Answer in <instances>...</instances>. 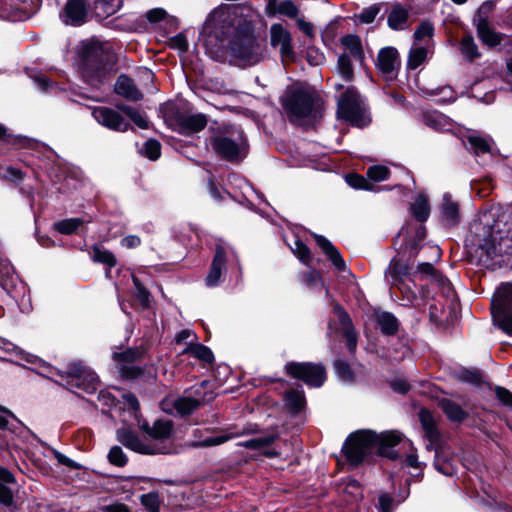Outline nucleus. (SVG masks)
Here are the masks:
<instances>
[{"mask_svg":"<svg viewBox=\"0 0 512 512\" xmlns=\"http://www.w3.org/2000/svg\"><path fill=\"white\" fill-rule=\"evenodd\" d=\"M465 242L486 267L510 264L512 213L500 205L490 206L471 223Z\"/></svg>","mask_w":512,"mask_h":512,"instance_id":"f257e3e1","label":"nucleus"},{"mask_svg":"<svg viewBox=\"0 0 512 512\" xmlns=\"http://www.w3.org/2000/svg\"><path fill=\"white\" fill-rule=\"evenodd\" d=\"M282 106L290 122L303 126L321 117L323 101L315 88L299 84L286 89Z\"/></svg>","mask_w":512,"mask_h":512,"instance_id":"f03ea898","label":"nucleus"},{"mask_svg":"<svg viewBox=\"0 0 512 512\" xmlns=\"http://www.w3.org/2000/svg\"><path fill=\"white\" fill-rule=\"evenodd\" d=\"M140 429L145 433V437L140 438L135 432L127 428L118 429L116 432L117 440L127 449L144 455H155L168 453V448L164 441L169 439L173 424L171 421L158 420L153 426L147 422L140 424Z\"/></svg>","mask_w":512,"mask_h":512,"instance_id":"7ed1b4c3","label":"nucleus"},{"mask_svg":"<svg viewBox=\"0 0 512 512\" xmlns=\"http://www.w3.org/2000/svg\"><path fill=\"white\" fill-rule=\"evenodd\" d=\"M231 56L241 65H255L267 57V49L254 35V26L249 23L232 29L227 39Z\"/></svg>","mask_w":512,"mask_h":512,"instance_id":"20e7f679","label":"nucleus"},{"mask_svg":"<svg viewBox=\"0 0 512 512\" xmlns=\"http://www.w3.org/2000/svg\"><path fill=\"white\" fill-rule=\"evenodd\" d=\"M212 149L228 161L241 159L245 155L246 140L242 130L235 126H222L209 138Z\"/></svg>","mask_w":512,"mask_h":512,"instance_id":"39448f33","label":"nucleus"},{"mask_svg":"<svg viewBox=\"0 0 512 512\" xmlns=\"http://www.w3.org/2000/svg\"><path fill=\"white\" fill-rule=\"evenodd\" d=\"M338 117L359 128L369 125L371 119L363 100L354 87H348L338 99Z\"/></svg>","mask_w":512,"mask_h":512,"instance_id":"423d86ee","label":"nucleus"},{"mask_svg":"<svg viewBox=\"0 0 512 512\" xmlns=\"http://www.w3.org/2000/svg\"><path fill=\"white\" fill-rule=\"evenodd\" d=\"M377 434L371 430L352 433L346 440L343 451L352 465H359L377 446Z\"/></svg>","mask_w":512,"mask_h":512,"instance_id":"0eeeda50","label":"nucleus"},{"mask_svg":"<svg viewBox=\"0 0 512 512\" xmlns=\"http://www.w3.org/2000/svg\"><path fill=\"white\" fill-rule=\"evenodd\" d=\"M491 313L500 328L512 335V284H502L491 300Z\"/></svg>","mask_w":512,"mask_h":512,"instance_id":"6e6552de","label":"nucleus"},{"mask_svg":"<svg viewBox=\"0 0 512 512\" xmlns=\"http://www.w3.org/2000/svg\"><path fill=\"white\" fill-rule=\"evenodd\" d=\"M386 278L391 287L397 288L401 292L403 300L406 302L405 305H412L414 303L416 299V294L412 287L414 280L411 277L408 265L392 260L386 270Z\"/></svg>","mask_w":512,"mask_h":512,"instance_id":"1a4fd4ad","label":"nucleus"},{"mask_svg":"<svg viewBox=\"0 0 512 512\" xmlns=\"http://www.w3.org/2000/svg\"><path fill=\"white\" fill-rule=\"evenodd\" d=\"M239 266V259L235 251L223 241H219L215 247V254L211 263L205 284L208 287H216L221 283L222 275L227 270V264Z\"/></svg>","mask_w":512,"mask_h":512,"instance_id":"9d476101","label":"nucleus"},{"mask_svg":"<svg viewBox=\"0 0 512 512\" xmlns=\"http://www.w3.org/2000/svg\"><path fill=\"white\" fill-rule=\"evenodd\" d=\"M230 10H232L234 16L244 19L243 24H239V26H245L248 23L253 25L254 19L258 16L256 10L248 3L238 4L233 7H220L209 14L205 22V29L213 31L215 37L218 38L217 24L221 21L224 22L228 18Z\"/></svg>","mask_w":512,"mask_h":512,"instance_id":"9b49d317","label":"nucleus"},{"mask_svg":"<svg viewBox=\"0 0 512 512\" xmlns=\"http://www.w3.org/2000/svg\"><path fill=\"white\" fill-rule=\"evenodd\" d=\"M285 370L291 377L313 387H320L326 380V372L321 364L291 362L286 364Z\"/></svg>","mask_w":512,"mask_h":512,"instance_id":"f8f14e48","label":"nucleus"},{"mask_svg":"<svg viewBox=\"0 0 512 512\" xmlns=\"http://www.w3.org/2000/svg\"><path fill=\"white\" fill-rule=\"evenodd\" d=\"M67 385L69 389L77 388L91 394L97 390L99 380L93 371L81 363H72L67 371Z\"/></svg>","mask_w":512,"mask_h":512,"instance_id":"ddd939ff","label":"nucleus"},{"mask_svg":"<svg viewBox=\"0 0 512 512\" xmlns=\"http://www.w3.org/2000/svg\"><path fill=\"white\" fill-rule=\"evenodd\" d=\"M207 385V381H202L199 385L194 386L191 392L194 397L185 396L172 400L175 410L182 415L189 414L200 404L211 401L214 397L213 393L203 392Z\"/></svg>","mask_w":512,"mask_h":512,"instance_id":"4468645a","label":"nucleus"},{"mask_svg":"<svg viewBox=\"0 0 512 512\" xmlns=\"http://www.w3.org/2000/svg\"><path fill=\"white\" fill-rule=\"evenodd\" d=\"M492 8L493 4L491 2L483 3L478 9V18L476 20V29L479 38L484 44L490 47L499 45L502 40V35L491 28L486 18V15L492 10Z\"/></svg>","mask_w":512,"mask_h":512,"instance_id":"2eb2a0df","label":"nucleus"},{"mask_svg":"<svg viewBox=\"0 0 512 512\" xmlns=\"http://www.w3.org/2000/svg\"><path fill=\"white\" fill-rule=\"evenodd\" d=\"M269 36L271 47L279 50L282 60L293 57L294 51L291 33L281 23L271 25Z\"/></svg>","mask_w":512,"mask_h":512,"instance_id":"dca6fc26","label":"nucleus"},{"mask_svg":"<svg viewBox=\"0 0 512 512\" xmlns=\"http://www.w3.org/2000/svg\"><path fill=\"white\" fill-rule=\"evenodd\" d=\"M401 61L399 53L394 47L382 48L377 56L376 67L387 80H392L396 77L400 68Z\"/></svg>","mask_w":512,"mask_h":512,"instance_id":"f3484780","label":"nucleus"},{"mask_svg":"<svg viewBox=\"0 0 512 512\" xmlns=\"http://www.w3.org/2000/svg\"><path fill=\"white\" fill-rule=\"evenodd\" d=\"M94 119L108 129L124 132L128 129L129 124L115 110L108 107H97L93 110Z\"/></svg>","mask_w":512,"mask_h":512,"instance_id":"a211bd4d","label":"nucleus"},{"mask_svg":"<svg viewBox=\"0 0 512 512\" xmlns=\"http://www.w3.org/2000/svg\"><path fill=\"white\" fill-rule=\"evenodd\" d=\"M139 356L140 352L131 348L121 352L113 353V359L120 365L119 372L123 378L134 379L141 374V371L138 367L129 365L138 359Z\"/></svg>","mask_w":512,"mask_h":512,"instance_id":"6ab92c4d","label":"nucleus"},{"mask_svg":"<svg viewBox=\"0 0 512 512\" xmlns=\"http://www.w3.org/2000/svg\"><path fill=\"white\" fill-rule=\"evenodd\" d=\"M88 6L84 0H68L65 6V23L80 26L87 21Z\"/></svg>","mask_w":512,"mask_h":512,"instance_id":"aec40b11","label":"nucleus"},{"mask_svg":"<svg viewBox=\"0 0 512 512\" xmlns=\"http://www.w3.org/2000/svg\"><path fill=\"white\" fill-rule=\"evenodd\" d=\"M256 432V426L252 424H248L244 426L241 430H227L220 435L211 436L208 438H205L202 441L196 442L194 445L198 447H211V446H217L220 444H223L227 442L228 440H231L233 438L239 437L241 435L245 434H252Z\"/></svg>","mask_w":512,"mask_h":512,"instance_id":"412c9836","label":"nucleus"},{"mask_svg":"<svg viewBox=\"0 0 512 512\" xmlns=\"http://www.w3.org/2000/svg\"><path fill=\"white\" fill-rule=\"evenodd\" d=\"M402 434L398 431H387L377 434V446L379 453L389 458H396L398 455L392 450L402 440Z\"/></svg>","mask_w":512,"mask_h":512,"instance_id":"4be33fe9","label":"nucleus"},{"mask_svg":"<svg viewBox=\"0 0 512 512\" xmlns=\"http://www.w3.org/2000/svg\"><path fill=\"white\" fill-rule=\"evenodd\" d=\"M13 480L12 474L0 467V512H8L14 503L12 490L7 486Z\"/></svg>","mask_w":512,"mask_h":512,"instance_id":"5701e85b","label":"nucleus"},{"mask_svg":"<svg viewBox=\"0 0 512 512\" xmlns=\"http://www.w3.org/2000/svg\"><path fill=\"white\" fill-rule=\"evenodd\" d=\"M298 8L291 0L279 2V0H266L265 14L268 17H274L277 14L285 15L289 18H296Z\"/></svg>","mask_w":512,"mask_h":512,"instance_id":"b1692460","label":"nucleus"},{"mask_svg":"<svg viewBox=\"0 0 512 512\" xmlns=\"http://www.w3.org/2000/svg\"><path fill=\"white\" fill-rule=\"evenodd\" d=\"M115 92L130 101H139L142 99V93L137 89L132 79L121 75L115 84Z\"/></svg>","mask_w":512,"mask_h":512,"instance_id":"393cba45","label":"nucleus"},{"mask_svg":"<svg viewBox=\"0 0 512 512\" xmlns=\"http://www.w3.org/2000/svg\"><path fill=\"white\" fill-rule=\"evenodd\" d=\"M315 240L317 245L338 270H344L346 268L339 250L328 239L321 235H315Z\"/></svg>","mask_w":512,"mask_h":512,"instance_id":"a878e982","label":"nucleus"},{"mask_svg":"<svg viewBox=\"0 0 512 512\" xmlns=\"http://www.w3.org/2000/svg\"><path fill=\"white\" fill-rule=\"evenodd\" d=\"M340 43L344 47L345 51L349 53V56H351L354 60L358 61L360 64L363 63L364 51L361 39L358 35H344L343 37L340 38Z\"/></svg>","mask_w":512,"mask_h":512,"instance_id":"bb28decb","label":"nucleus"},{"mask_svg":"<svg viewBox=\"0 0 512 512\" xmlns=\"http://www.w3.org/2000/svg\"><path fill=\"white\" fill-rule=\"evenodd\" d=\"M335 311L337 313L340 324L342 325L343 333L346 337L347 347L353 352L357 347V336L352 327L351 319L349 315L340 307L336 306Z\"/></svg>","mask_w":512,"mask_h":512,"instance_id":"cd10ccee","label":"nucleus"},{"mask_svg":"<svg viewBox=\"0 0 512 512\" xmlns=\"http://www.w3.org/2000/svg\"><path fill=\"white\" fill-rule=\"evenodd\" d=\"M422 122L435 130H449L451 125L450 119L438 111H425L421 115Z\"/></svg>","mask_w":512,"mask_h":512,"instance_id":"c85d7f7f","label":"nucleus"},{"mask_svg":"<svg viewBox=\"0 0 512 512\" xmlns=\"http://www.w3.org/2000/svg\"><path fill=\"white\" fill-rule=\"evenodd\" d=\"M441 216L446 225H455L459 221V207L456 202L451 199L449 194H444L441 205Z\"/></svg>","mask_w":512,"mask_h":512,"instance_id":"c756f323","label":"nucleus"},{"mask_svg":"<svg viewBox=\"0 0 512 512\" xmlns=\"http://www.w3.org/2000/svg\"><path fill=\"white\" fill-rule=\"evenodd\" d=\"M408 10L400 5L393 7L392 11L388 15V25L393 30H403L408 20Z\"/></svg>","mask_w":512,"mask_h":512,"instance_id":"7c9ffc66","label":"nucleus"},{"mask_svg":"<svg viewBox=\"0 0 512 512\" xmlns=\"http://www.w3.org/2000/svg\"><path fill=\"white\" fill-rule=\"evenodd\" d=\"M467 143L470 150H472L477 156H480L491 152L493 141L490 138L472 134L467 137Z\"/></svg>","mask_w":512,"mask_h":512,"instance_id":"2f4dec72","label":"nucleus"},{"mask_svg":"<svg viewBox=\"0 0 512 512\" xmlns=\"http://www.w3.org/2000/svg\"><path fill=\"white\" fill-rule=\"evenodd\" d=\"M180 125L188 133L199 132L207 125V118L203 114H194L182 117Z\"/></svg>","mask_w":512,"mask_h":512,"instance_id":"473e14b6","label":"nucleus"},{"mask_svg":"<svg viewBox=\"0 0 512 512\" xmlns=\"http://www.w3.org/2000/svg\"><path fill=\"white\" fill-rule=\"evenodd\" d=\"M439 405L451 421L461 422L467 416L466 412L461 408L460 405L449 399L441 400Z\"/></svg>","mask_w":512,"mask_h":512,"instance_id":"72a5a7b5","label":"nucleus"},{"mask_svg":"<svg viewBox=\"0 0 512 512\" xmlns=\"http://www.w3.org/2000/svg\"><path fill=\"white\" fill-rule=\"evenodd\" d=\"M376 322L382 333L393 335L398 330V321L396 317L389 312H381L376 315Z\"/></svg>","mask_w":512,"mask_h":512,"instance_id":"f704fd0d","label":"nucleus"},{"mask_svg":"<svg viewBox=\"0 0 512 512\" xmlns=\"http://www.w3.org/2000/svg\"><path fill=\"white\" fill-rule=\"evenodd\" d=\"M411 211L413 216L420 222H424L430 215V205L428 198L420 194L415 202L411 205Z\"/></svg>","mask_w":512,"mask_h":512,"instance_id":"c9c22d12","label":"nucleus"},{"mask_svg":"<svg viewBox=\"0 0 512 512\" xmlns=\"http://www.w3.org/2000/svg\"><path fill=\"white\" fill-rule=\"evenodd\" d=\"M117 108L125 113L135 125H137L141 129H147L149 126V122L147 116L142 113L140 110L135 109L129 105L118 104Z\"/></svg>","mask_w":512,"mask_h":512,"instance_id":"e433bc0d","label":"nucleus"},{"mask_svg":"<svg viewBox=\"0 0 512 512\" xmlns=\"http://www.w3.org/2000/svg\"><path fill=\"white\" fill-rule=\"evenodd\" d=\"M183 353L186 354V353H189L191 354L193 357L201 360L202 362H205V363H212L213 360H214V356H213V353L212 351L202 345V344H189L184 350H183Z\"/></svg>","mask_w":512,"mask_h":512,"instance_id":"4c0bfd02","label":"nucleus"},{"mask_svg":"<svg viewBox=\"0 0 512 512\" xmlns=\"http://www.w3.org/2000/svg\"><path fill=\"white\" fill-rule=\"evenodd\" d=\"M277 436L276 435H269L265 437H258L249 439L246 441L238 442L237 446L244 447L251 450H262L268 446H270L275 440Z\"/></svg>","mask_w":512,"mask_h":512,"instance_id":"58836bf2","label":"nucleus"},{"mask_svg":"<svg viewBox=\"0 0 512 512\" xmlns=\"http://www.w3.org/2000/svg\"><path fill=\"white\" fill-rule=\"evenodd\" d=\"M110 73L105 66L97 67L95 71H93L88 65L84 70V76L87 79V82L92 86H98L101 84L107 77H109Z\"/></svg>","mask_w":512,"mask_h":512,"instance_id":"ea45409f","label":"nucleus"},{"mask_svg":"<svg viewBox=\"0 0 512 512\" xmlns=\"http://www.w3.org/2000/svg\"><path fill=\"white\" fill-rule=\"evenodd\" d=\"M460 51L462 55L469 61H472L480 56L478 47L472 36L466 35L460 42Z\"/></svg>","mask_w":512,"mask_h":512,"instance_id":"a19ab883","label":"nucleus"},{"mask_svg":"<svg viewBox=\"0 0 512 512\" xmlns=\"http://www.w3.org/2000/svg\"><path fill=\"white\" fill-rule=\"evenodd\" d=\"M286 405L293 412H299L305 404V397L303 391L290 390L286 393Z\"/></svg>","mask_w":512,"mask_h":512,"instance_id":"79ce46f5","label":"nucleus"},{"mask_svg":"<svg viewBox=\"0 0 512 512\" xmlns=\"http://www.w3.org/2000/svg\"><path fill=\"white\" fill-rule=\"evenodd\" d=\"M83 223L84 220L81 218H69L56 222L54 228L61 234L69 235L74 233Z\"/></svg>","mask_w":512,"mask_h":512,"instance_id":"37998d69","label":"nucleus"},{"mask_svg":"<svg viewBox=\"0 0 512 512\" xmlns=\"http://www.w3.org/2000/svg\"><path fill=\"white\" fill-rule=\"evenodd\" d=\"M420 419L425 430L426 437L429 439L431 444L434 443L438 439V432L433 423L431 415L429 412L422 410L420 413Z\"/></svg>","mask_w":512,"mask_h":512,"instance_id":"c03bdc74","label":"nucleus"},{"mask_svg":"<svg viewBox=\"0 0 512 512\" xmlns=\"http://www.w3.org/2000/svg\"><path fill=\"white\" fill-rule=\"evenodd\" d=\"M337 69L341 77L345 81H351L354 76L353 67L351 64L350 56L347 53H342L338 58Z\"/></svg>","mask_w":512,"mask_h":512,"instance_id":"a18cd8bd","label":"nucleus"},{"mask_svg":"<svg viewBox=\"0 0 512 512\" xmlns=\"http://www.w3.org/2000/svg\"><path fill=\"white\" fill-rule=\"evenodd\" d=\"M427 50L424 47L412 48L409 52L407 66L410 69L418 68L426 59Z\"/></svg>","mask_w":512,"mask_h":512,"instance_id":"49530a36","label":"nucleus"},{"mask_svg":"<svg viewBox=\"0 0 512 512\" xmlns=\"http://www.w3.org/2000/svg\"><path fill=\"white\" fill-rule=\"evenodd\" d=\"M92 257L94 261L106 264L109 267H114L117 263L116 258L112 252L97 246L93 248Z\"/></svg>","mask_w":512,"mask_h":512,"instance_id":"de8ad7c7","label":"nucleus"},{"mask_svg":"<svg viewBox=\"0 0 512 512\" xmlns=\"http://www.w3.org/2000/svg\"><path fill=\"white\" fill-rule=\"evenodd\" d=\"M121 5V0H98L96 2V9L103 15L109 16L116 13Z\"/></svg>","mask_w":512,"mask_h":512,"instance_id":"09e8293b","label":"nucleus"},{"mask_svg":"<svg viewBox=\"0 0 512 512\" xmlns=\"http://www.w3.org/2000/svg\"><path fill=\"white\" fill-rule=\"evenodd\" d=\"M380 12V6L378 4H373L368 8L363 9L358 15H356V19L358 22L362 24H370L372 23L376 16Z\"/></svg>","mask_w":512,"mask_h":512,"instance_id":"8fccbe9b","label":"nucleus"},{"mask_svg":"<svg viewBox=\"0 0 512 512\" xmlns=\"http://www.w3.org/2000/svg\"><path fill=\"white\" fill-rule=\"evenodd\" d=\"M417 274H421L423 276H429L433 280L439 281L442 285H444L447 282L446 279H443L442 276L439 275L435 271L434 266L431 263H427V262L420 263L417 266V270H416L415 276Z\"/></svg>","mask_w":512,"mask_h":512,"instance_id":"3c124183","label":"nucleus"},{"mask_svg":"<svg viewBox=\"0 0 512 512\" xmlns=\"http://www.w3.org/2000/svg\"><path fill=\"white\" fill-rule=\"evenodd\" d=\"M141 153L144 154L150 160H157L161 154V145L158 141L149 139L145 142Z\"/></svg>","mask_w":512,"mask_h":512,"instance_id":"603ef678","label":"nucleus"},{"mask_svg":"<svg viewBox=\"0 0 512 512\" xmlns=\"http://www.w3.org/2000/svg\"><path fill=\"white\" fill-rule=\"evenodd\" d=\"M108 460L111 464L123 467L127 464L128 458L119 446H113L108 453Z\"/></svg>","mask_w":512,"mask_h":512,"instance_id":"864d4df0","label":"nucleus"},{"mask_svg":"<svg viewBox=\"0 0 512 512\" xmlns=\"http://www.w3.org/2000/svg\"><path fill=\"white\" fill-rule=\"evenodd\" d=\"M434 34L433 24L429 21H422L414 33V38L416 41H423L426 38H432Z\"/></svg>","mask_w":512,"mask_h":512,"instance_id":"5fc2aeb1","label":"nucleus"},{"mask_svg":"<svg viewBox=\"0 0 512 512\" xmlns=\"http://www.w3.org/2000/svg\"><path fill=\"white\" fill-rule=\"evenodd\" d=\"M389 169L383 165H374L368 168L367 176L369 179L379 182L384 181L389 176Z\"/></svg>","mask_w":512,"mask_h":512,"instance_id":"6e6d98bb","label":"nucleus"},{"mask_svg":"<svg viewBox=\"0 0 512 512\" xmlns=\"http://www.w3.org/2000/svg\"><path fill=\"white\" fill-rule=\"evenodd\" d=\"M294 255L304 264H309L311 261L309 248L299 239L294 242L292 247Z\"/></svg>","mask_w":512,"mask_h":512,"instance_id":"4d7b16f0","label":"nucleus"},{"mask_svg":"<svg viewBox=\"0 0 512 512\" xmlns=\"http://www.w3.org/2000/svg\"><path fill=\"white\" fill-rule=\"evenodd\" d=\"M142 505L150 512H159L160 500L156 493H148L141 496Z\"/></svg>","mask_w":512,"mask_h":512,"instance_id":"13d9d810","label":"nucleus"},{"mask_svg":"<svg viewBox=\"0 0 512 512\" xmlns=\"http://www.w3.org/2000/svg\"><path fill=\"white\" fill-rule=\"evenodd\" d=\"M334 368H335L337 376L342 381H345V382L352 381L353 373L350 369V366L346 362H344L342 360H337L334 363Z\"/></svg>","mask_w":512,"mask_h":512,"instance_id":"bf43d9fd","label":"nucleus"},{"mask_svg":"<svg viewBox=\"0 0 512 512\" xmlns=\"http://www.w3.org/2000/svg\"><path fill=\"white\" fill-rule=\"evenodd\" d=\"M346 182L348 183L349 186L355 189H371V184H369L364 177L358 174L347 175Z\"/></svg>","mask_w":512,"mask_h":512,"instance_id":"052dcab7","label":"nucleus"},{"mask_svg":"<svg viewBox=\"0 0 512 512\" xmlns=\"http://www.w3.org/2000/svg\"><path fill=\"white\" fill-rule=\"evenodd\" d=\"M435 468L442 474L446 476H451L454 474V467L452 464L443 461L442 457L436 453V458L434 462Z\"/></svg>","mask_w":512,"mask_h":512,"instance_id":"680f3d73","label":"nucleus"},{"mask_svg":"<svg viewBox=\"0 0 512 512\" xmlns=\"http://www.w3.org/2000/svg\"><path fill=\"white\" fill-rule=\"evenodd\" d=\"M133 283L136 289L137 298L141 301L142 304L146 305L149 301V292L136 277H133Z\"/></svg>","mask_w":512,"mask_h":512,"instance_id":"e2e57ef3","label":"nucleus"},{"mask_svg":"<svg viewBox=\"0 0 512 512\" xmlns=\"http://www.w3.org/2000/svg\"><path fill=\"white\" fill-rule=\"evenodd\" d=\"M394 499L387 493H383L379 496L378 509L380 512H391Z\"/></svg>","mask_w":512,"mask_h":512,"instance_id":"0e129e2a","label":"nucleus"},{"mask_svg":"<svg viewBox=\"0 0 512 512\" xmlns=\"http://www.w3.org/2000/svg\"><path fill=\"white\" fill-rule=\"evenodd\" d=\"M305 283L310 288L323 286L320 274L316 271H311L305 275Z\"/></svg>","mask_w":512,"mask_h":512,"instance_id":"69168bd1","label":"nucleus"},{"mask_svg":"<svg viewBox=\"0 0 512 512\" xmlns=\"http://www.w3.org/2000/svg\"><path fill=\"white\" fill-rule=\"evenodd\" d=\"M496 395L504 405H512V393L506 388L497 387Z\"/></svg>","mask_w":512,"mask_h":512,"instance_id":"338daca9","label":"nucleus"},{"mask_svg":"<svg viewBox=\"0 0 512 512\" xmlns=\"http://www.w3.org/2000/svg\"><path fill=\"white\" fill-rule=\"evenodd\" d=\"M166 11L161 8L152 9L147 12V19L150 22H159L166 17Z\"/></svg>","mask_w":512,"mask_h":512,"instance_id":"774afa93","label":"nucleus"}]
</instances>
